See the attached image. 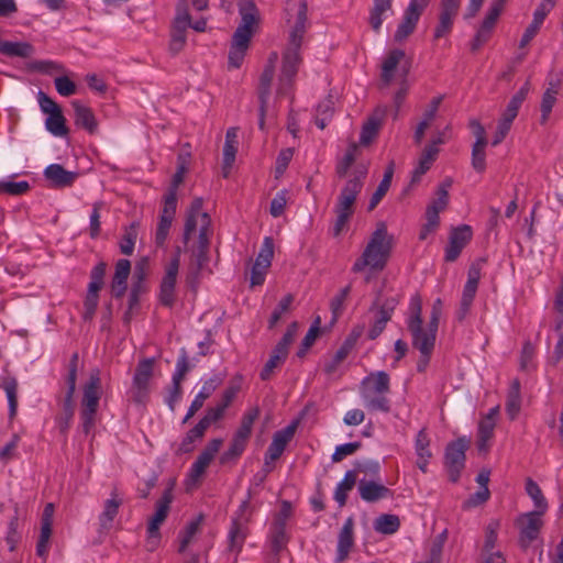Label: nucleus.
Returning <instances> with one entry per match:
<instances>
[{
    "label": "nucleus",
    "instance_id": "nucleus-1",
    "mask_svg": "<svg viewBox=\"0 0 563 563\" xmlns=\"http://www.w3.org/2000/svg\"><path fill=\"white\" fill-rule=\"evenodd\" d=\"M202 205L203 200L201 198H195L191 201L187 212L183 235V241L187 244L192 234L197 231L199 232L198 245L194 251L196 263L191 264L187 275V283L192 288L196 286L199 272L208 260L207 253L210 244V235L212 233L211 219L209 214L202 210Z\"/></svg>",
    "mask_w": 563,
    "mask_h": 563
},
{
    "label": "nucleus",
    "instance_id": "nucleus-2",
    "mask_svg": "<svg viewBox=\"0 0 563 563\" xmlns=\"http://www.w3.org/2000/svg\"><path fill=\"white\" fill-rule=\"evenodd\" d=\"M307 4L305 1H301L295 25L289 33L288 44L283 53L282 70L277 87L278 96H286L289 92L301 64L300 48L307 30Z\"/></svg>",
    "mask_w": 563,
    "mask_h": 563
},
{
    "label": "nucleus",
    "instance_id": "nucleus-3",
    "mask_svg": "<svg viewBox=\"0 0 563 563\" xmlns=\"http://www.w3.org/2000/svg\"><path fill=\"white\" fill-rule=\"evenodd\" d=\"M367 170L365 167H356L346 179L345 184L340 190L334 206L335 222L333 225V235L339 236L349 220L354 213V206L357 196L364 186V179Z\"/></svg>",
    "mask_w": 563,
    "mask_h": 563
},
{
    "label": "nucleus",
    "instance_id": "nucleus-4",
    "mask_svg": "<svg viewBox=\"0 0 563 563\" xmlns=\"http://www.w3.org/2000/svg\"><path fill=\"white\" fill-rule=\"evenodd\" d=\"M391 246L393 236L388 234L386 223L378 222L362 255L353 264L352 271L360 273L367 266L374 271H382L387 263Z\"/></svg>",
    "mask_w": 563,
    "mask_h": 563
},
{
    "label": "nucleus",
    "instance_id": "nucleus-5",
    "mask_svg": "<svg viewBox=\"0 0 563 563\" xmlns=\"http://www.w3.org/2000/svg\"><path fill=\"white\" fill-rule=\"evenodd\" d=\"M239 13L241 15V23L233 34L231 45L249 48L254 26L258 21V11L253 0H240Z\"/></svg>",
    "mask_w": 563,
    "mask_h": 563
},
{
    "label": "nucleus",
    "instance_id": "nucleus-6",
    "mask_svg": "<svg viewBox=\"0 0 563 563\" xmlns=\"http://www.w3.org/2000/svg\"><path fill=\"white\" fill-rule=\"evenodd\" d=\"M252 498V490L249 489L247 497L239 507L235 516L232 518L231 528L229 530L228 540H229V550L231 552L239 553L245 539L247 537V523L250 521V515H246V511L250 508V500Z\"/></svg>",
    "mask_w": 563,
    "mask_h": 563
},
{
    "label": "nucleus",
    "instance_id": "nucleus-7",
    "mask_svg": "<svg viewBox=\"0 0 563 563\" xmlns=\"http://www.w3.org/2000/svg\"><path fill=\"white\" fill-rule=\"evenodd\" d=\"M173 501L172 488H166L162 497L156 503L154 515L148 521L146 547L148 551H154L161 540L159 527L168 516L170 504Z\"/></svg>",
    "mask_w": 563,
    "mask_h": 563
},
{
    "label": "nucleus",
    "instance_id": "nucleus-8",
    "mask_svg": "<svg viewBox=\"0 0 563 563\" xmlns=\"http://www.w3.org/2000/svg\"><path fill=\"white\" fill-rule=\"evenodd\" d=\"M468 446L470 440L466 437H461L450 442L445 448L444 465L449 474V479L452 483H456L460 479L461 473L465 467V453Z\"/></svg>",
    "mask_w": 563,
    "mask_h": 563
},
{
    "label": "nucleus",
    "instance_id": "nucleus-9",
    "mask_svg": "<svg viewBox=\"0 0 563 563\" xmlns=\"http://www.w3.org/2000/svg\"><path fill=\"white\" fill-rule=\"evenodd\" d=\"M106 272L107 264L104 262H99L90 272V283L88 284L87 295L84 301L85 320L92 319L96 313L99 303V291L104 285Z\"/></svg>",
    "mask_w": 563,
    "mask_h": 563
},
{
    "label": "nucleus",
    "instance_id": "nucleus-10",
    "mask_svg": "<svg viewBox=\"0 0 563 563\" xmlns=\"http://www.w3.org/2000/svg\"><path fill=\"white\" fill-rule=\"evenodd\" d=\"M190 25V14L188 12L185 0H181L176 10V16L173 22L169 41V53L177 55L181 52L186 44V31Z\"/></svg>",
    "mask_w": 563,
    "mask_h": 563
},
{
    "label": "nucleus",
    "instance_id": "nucleus-11",
    "mask_svg": "<svg viewBox=\"0 0 563 563\" xmlns=\"http://www.w3.org/2000/svg\"><path fill=\"white\" fill-rule=\"evenodd\" d=\"M429 2L430 0H410L395 32V42L401 43L415 32L419 19Z\"/></svg>",
    "mask_w": 563,
    "mask_h": 563
},
{
    "label": "nucleus",
    "instance_id": "nucleus-12",
    "mask_svg": "<svg viewBox=\"0 0 563 563\" xmlns=\"http://www.w3.org/2000/svg\"><path fill=\"white\" fill-rule=\"evenodd\" d=\"M180 250L177 249L176 254L165 267V274L159 286V301L165 307H173L176 300L175 287L180 265Z\"/></svg>",
    "mask_w": 563,
    "mask_h": 563
},
{
    "label": "nucleus",
    "instance_id": "nucleus-13",
    "mask_svg": "<svg viewBox=\"0 0 563 563\" xmlns=\"http://www.w3.org/2000/svg\"><path fill=\"white\" fill-rule=\"evenodd\" d=\"M543 515L544 512L533 510L522 514L517 518L516 522L520 530L519 541L522 548H528L538 538L543 526L541 519Z\"/></svg>",
    "mask_w": 563,
    "mask_h": 563
},
{
    "label": "nucleus",
    "instance_id": "nucleus-14",
    "mask_svg": "<svg viewBox=\"0 0 563 563\" xmlns=\"http://www.w3.org/2000/svg\"><path fill=\"white\" fill-rule=\"evenodd\" d=\"M479 279H481V265H479V261H478V262L474 263L468 268V272H467V280L463 288L460 308L456 311V318L460 321L464 320L470 311V308L473 303V300L475 298V295H476V291L478 288Z\"/></svg>",
    "mask_w": 563,
    "mask_h": 563
},
{
    "label": "nucleus",
    "instance_id": "nucleus-15",
    "mask_svg": "<svg viewBox=\"0 0 563 563\" xmlns=\"http://www.w3.org/2000/svg\"><path fill=\"white\" fill-rule=\"evenodd\" d=\"M472 236V228L467 224L453 228L449 235V243L444 250V261L450 263L455 262L463 249L471 242Z\"/></svg>",
    "mask_w": 563,
    "mask_h": 563
},
{
    "label": "nucleus",
    "instance_id": "nucleus-16",
    "mask_svg": "<svg viewBox=\"0 0 563 563\" xmlns=\"http://www.w3.org/2000/svg\"><path fill=\"white\" fill-rule=\"evenodd\" d=\"M177 207V198L174 194H166L164 197V206L159 216V221L157 223V229L155 233V243L157 246H163L166 242V239L169 233V229L172 227V222L174 220Z\"/></svg>",
    "mask_w": 563,
    "mask_h": 563
},
{
    "label": "nucleus",
    "instance_id": "nucleus-17",
    "mask_svg": "<svg viewBox=\"0 0 563 563\" xmlns=\"http://www.w3.org/2000/svg\"><path fill=\"white\" fill-rule=\"evenodd\" d=\"M101 397V379L99 369L90 373L88 383L84 386L81 410L97 412Z\"/></svg>",
    "mask_w": 563,
    "mask_h": 563
},
{
    "label": "nucleus",
    "instance_id": "nucleus-18",
    "mask_svg": "<svg viewBox=\"0 0 563 563\" xmlns=\"http://www.w3.org/2000/svg\"><path fill=\"white\" fill-rule=\"evenodd\" d=\"M290 333H285L282 340L276 344V346L272 351L271 357L268 358L260 374L263 380L269 379L274 369L280 366L286 361L290 345Z\"/></svg>",
    "mask_w": 563,
    "mask_h": 563
},
{
    "label": "nucleus",
    "instance_id": "nucleus-19",
    "mask_svg": "<svg viewBox=\"0 0 563 563\" xmlns=\"http://www.w3.org/2000/svg\"><path fill=\"white\" fill-rule=\"evenodd\" d=\"M122 505L123 499L120 497L118 490L113 489L110 498L104 500L103 509L98 517L100 532H108L113 527L114 518L118 516Z\"/></svg>",
    "mask_w": 563,
    "mask_h": 563
},
{
    "label": "nucleus",
    "instance_id": "nucleus-20",
    "mask_svg": "<svg viewBox=\"0 0 563 563\" xmlns=\"http://www.w3.org/2000/svg\"><path fill=\"white\" fill-rule=\"evenodd\" d=\"M43 175L52 188L71 187L78 178L77 172L66 170L60 164L48 165Z\"/></svg>",
    "mask_w": 563,
    "mask_h": 563
},
{
    "label": "nucleus",
    "instance_id": "nucleus-21",
    "mask_svg": "<svg viewBox=\"0 0 563 563\" xmlns=\"http://www.w3.org/2000/svg\"><path fill=\"white\" fill-rule=\"evenodd\" d=\"M389 391L390 378L384 371L371 373L361 383V395L389 394Z\"/></svg>",
    "mask_w": 563,
    "mask_h": 563
},
{
    "label": "nucleus",
    "instance_id": "nucleus-22",
    "mask_svg": "<svg viewBox=\"0 0 563 563\" xmlns=\"http://www.w3.org/2000/svg\"><path fill=\"white\" fill-rule=\"evenodd\" d=\"M357 489L360 497L367 503H375L391 496V490L388 487L375 481L360 479Z\"/></svg>",
    "mask_w": 563,
    "mask_h": 563
},
{
    "label": "nucleus",
    "instance_id": "nucleus-23",
    "mask_svg": "<svg viewBox=\"0 0 563 563\" xmlns=\"http://www.w3.org/2000/svg\"><path fill=\"white\" fill-rule=\"evenodd\" d=\"M131 273V262L121 258L115 264L111 280V294L114 298H121L126 291V282Z\"/></svg>",
    "mask_w": 563,
    "mask_h": 563
},
{
    "label": "nucleus",
    "instance_id": "nucleus-24",
    "mask_svg": "<svg viewBox=\"0 0 563 563\" xmlns=\"http://www.w3.org/2000/svg\"><path fill=\"white\" fill-rule=\"evenodd\" d=\"M278 59L276 52L269 54L267 64L260 77L258 100L260 103H267L271 95V86L275 75V66Z\"/></svg>",
    "mask_w": 563,
    "mask_h": 563
},
{
    "label": "nucleus",
    "instance_id": "nucleus-25",
    "mask_svg": "<svg viewBox=\"0 0 563 563\" xmlns=\"http://www.w3.org/2000/svg\"><path fill=\"white\" fill-rule=\"evenodd\" d=\"M219 384L220 379L217 377H212L203 383L200 391L196 395L195 399L189 406L188 411L183 419V423L188 422V420L192 418L200 408H202L205 401L213 394Z\"/></svg>",
    "mask_w": 563,
    "mask_h": 563
},
{
    "label": "nucleus",
    "instance_id": "nucleus-26",
    "mask_svg": "<svg viewBox=\"0 0 563 563\" xmlns=\"http://www.w3.org/2000/svg\"><path fill=\"white\" fill-rule=\"evenodd\" d=\"M71 106L75 111V124L88 133L95 134L98 130V122L92 110L78 100H74Z\"/></svg>",
    "mask_w": 563,
    "mask_h": 563
},
{
    "label": "nucleus",
    "instance_id": "nucleus-27",
    "mask_svg": "<svg viewBox=\"0 0 563 563\" xmlns=\"http://www.w3.org/2000/svg\"><path fill=\"white\" fill-rule=\"evenodd\" d=\"M438 153L439 148L434 147V145H427L423 148L418 161V165L412 170L411 185L418 184L421 180V177L431 168L432 164L437 159Z\"/></svg>",
    "mask_w": 563,
    "mask_h": 563
},
{
    "label": "nucleus",
    "instance_id": "nucleus-28",
    "mask_svg": "<svg viewBox=\"0 0 563 563\" xmlns=\"http://www.w3.org/2000/svg\"><path fill=\"white\" fill-rule=\"evenodd\" d=\"M353 528H354V521L350 517L345 520V522L343 523V527L339 533L338 549H336L338 561H344L347 558L351 548L353 547V543H354Z\"/></svg>",
    "mask_w": 563,
    "mask_h": 563
},
{
    "label": "nucleus",
    "instance_id": "nucleus-29",
    "mask_svg": "<svg viewBox=\"0 0 563 563\" xmlns=\"http://www.w3.org/2000/svg\"><path fill=\"white\" fill-rule=\"evenodd\" d=\"M388 13L393 14V0H374L368 16V23L374 32L380 31L383 21Z\"/></svg>",
    "mask_w": 563,
    "mask_h": 563
},
{
    "label": "nucleus",
    "instance_id": "nucleus-30",
    "mask_svg": "<svg viewBox=\"0 0 563 563\" xmlns=\"http://www.w3.org/2000/svg\"><path fill=\"white\" fill-rule=\"evenodd\" d=\"M410 316L407 320L408 330L412 338H420L422 331V303L419 295H415L410 299Z\"/></svg>",
    "mask_w": 563,
    "mask_h": 563
},
{
    "label": "nucleus",
    "instance_id": "nucleus-31",
    "mask_svg": "<svg viewBox=\"0 0 563 563\" xmlns=\"http://www.w3.org/2000/svg\"><path fill=\"white\" fill-rule=\"evenodd\" d=\"M415 449L418 456L417 466L423 473H426L429 460L432 457V453L430 451V439L426 432V429H421L418 432L416 437Z\"/></svg>",
    "mask_w": 563,
    "mask_h": 563
},
{
    "label": "nucleus",
    "instance_id": "nucleus-32",
    "mask_svg": "<svg viewBox=\"0 0 563 563\" xmlns=\"http://www.w3.org/2000/svg\"><path fill=\"white\" fill-rule=\"evenodd\" d=\"M435 341L430 338H412V346L420 352V358L417 363V371L422 373L429 365L431 354L433 352Z\"/></svg>",
    "mask_w": 563,
    "mask_h": 563
},
{
    "label": "nucleus",
    "instance_id": "nucleus-33",
    "mask_svg": "<svg viewBox=\"0 0 563 563\" xmlns=\"http://www.w3.org/2000/svg\"><path fill=\"white\" fill-rule=\"evenodd\" d=\"M34 53V47L27 42H11L0 40V54L7 57L27 58Z\"/></svg>",
    "mask_w": 563,
    "mask_h": 563
},
{
    "label": "nucleus",
    "instance_id": "nucleus-34",
    "mask_svg": "<svg viewBox=\"0 0 563 563\" xmlns=\"http://www.w3.org/2000/svg\"><path fill=\"white\" fill-rule=\"evenodd\" d=\"M384 114L385 112L383 110H376L375 113L366 120L360 135L361 144L367 145L375 139L382 125Z\"/></svg>",
    "mask_w": 563,
    "mask_h": 563
},
{
    "label": "nucleus",
    "instance_id": "nucleus-35",
    "mask_svg": "<svg viewBox=\"0 0 563 563\" xmlns=\"http://www.w3.org/2000/svg\"><path fill=\"white\" fill-rule=\"evenodd\" d=\"M271 551L275 556L287 547L289 536L286 532V527L272 525L268 534Z\"/></svg>",
    "mask_w": 563,
    "mask_h": 563
},
{
    "label": "nucleus",
    "instance_id": "nucleus-36",
    "mask_svg": "<svg viewBox=\"0 0 563 563\" xmlns=\"http://www.w3.org/2000/svg\"><path fill=\"white\" fill-rule=\"evenodd\" d=\"M154 358H144L139 362L132 383L134 385L150 387L154 372Z\"/></svg>",
    "mask_w": 563,
    "mask_h": 563
},
{
    "label": "nucleus",
    "instance_id": "nucleus-37",
    "mask_svg": "<svg viewBox=\"0 0 563 563\" xmlns=\"http://www.w3.org/2000/svg\"><path fill=\"white\" fill-rule=\"evenodd\" d=\"M520 382L518 378H515L510 384L506 401V411L511 420L516 419V417L518 416L520 411Z\"/></svg>",
    "mask_w": 563,
    "mask_h": 563
},
{
    "label": "nucleus",
    "instance_id": "nucleus-38",
    "mask_svg": "<svg viewBox=\"0 0 563 563\" xmlns=\"http://www.w3.org/2000/svg\"><path fill=\"white\" fill-rule=\"evenodd\" d=\"M549 13H550V11H548L541 7H538L536 9V11L533 13V20L530 23V25L526 29V31L520 40L519 46L521 48L525 47L526 45H528L530 43V41L536 36V34L540 30L545 16Z\"/></svg>",
    "mask_w": 563,
    "mask_h": 563
},
{
    "label": "nucleus",
    "instance_id": "nucleus-39",
    "mask_svg": "<svg viewBox=\"0 0 563 563\" xmlns=\"http://www.w3.org/2000/svg\"><path fill=\"white\" fill-rule=\"evenodd\" d=\"M496 423L490 418H483L478 424L477 431V449L479 452L486 453L489 449L488 442L494 435Z\"/></svg>",
    "mask_w": 563,
    "mask_h": 563
},
{
    "label": "nucleus",
    "instance_id": "nucleus-40",
    "mask_svg": "<svg viewBox=\"0 0 563 563\" xmlns=\"http://www.w3.org/2000/svg\"><path fill=\"white\" fill-rule=\"evenodd\" d=\"M506 1L507 0H494L493 1V3L490 4V7L485 15V19L483 20L481 26L478 27L479 30L492 35V32L496 25V22L505 9Z\"/></svg>",
    "mask_w": 563,
    "mask_h": 563
},
{
    "label": "nucleus",
    "instance_id": "nucleus-41",
    "mask_svg": "<svg viewBox=\"0 0 563 563\" xmlns=\"http://www.w3.org/2000/svg\"><path fill=\"white\" fill-rule=\"evenodd\" d=\"M405 57V52L402 49H393L389 52L388 56L385 58L382 67V80L385 85H389L393 77L394 70L400 60Z\"/></svg>",
    "mask_w": 563,
    "mask_h": 563
},
{
    "label": "nucleus",
    "instance_id": "nucleus-42",
    "mask_svg": "<svg viewBox=\"0 0 563 563\" xmlns=\"http://www.w3.org/2000/svg\"><path fill=\"white\" fill-rule=\"evenodd\" d=\"M0 387L5 391L9 404V417L14 418L18 410V382L14 377H4Z\"/></svg>",
    "mask_w": 563,
    "mask_h": 563
},
{
    "label": "nucleus",
    "instance_id": "nucleus-43",
    "mask_svg": "<svg viewBox=\"0 0 563 563\" xmlns=\"http://www.w3.org/2000/svg\"><path fill=\"white\" fill-rule=\"evenodd\" d=\"M356 479L355 471H347L343 479L338 484L334 490V499L340 507L346 504L347 493L353 489Z\"/></svg>",
    "mask_w": 563,
    "mask_h": 563
},
{
    "label": "nucleus",
    "instance_id": "nucleus-44",
    "mask_svg": "<svg viewBox=\"0 0 563 563\" xmlns=\"http://www.w3.org/2000/svg\"><path fill=\"white\" fill-rule=\"evenodd\" d=\"M388 394H368L361 395L365 408L369 411H390V400L387 397Z\"/></svg>",
    "mask_w": 563,
    "mask_h": 563
},
{
    "label": "nucleus",
    "instance_id": "nucleus-45",
    "mask_svg": "<svg viewBox=\"0 0 563 563\" xmlns=\"http://www.w3.org/2000/svg\"><path fill=\"white\" fill-rule=\"evenodd\" d=\"M355 343V338H349L344 341L341 347L335 352L332 358L324 365L327 374H333L339 365L346 358Z\"/></svg>",
    "mask_w": 563,
    "mask_h": 563
},
{
    "label": "nucleus",
    "instance_id": "nucleus-46",
    "mask_svg": "<svg viewBox=\"0 0 563 563\" xmlns=\"http://www.w3.org/2000/svg\"><path fill=\"white\" fill-rule=\"evenodd\" d=\"M400 520L396 515L384 514L374 521V529L383 534H393L398 531Z\"/></svg>",
    "mask_w": 563,
    "mask_h": 563
},
{
    "label": "nucleus",
    "instance_id": "nucleus-47",
    "mask_svg": "<svg viewBox=\"0 0 563 563\" xmlns=\"http://www.w3.org/2000/svg\"><path fill=\"white\" fill-rule=\"evenodd\" d=\"M258 416H260L258 407H253V408L249 409L243 415L241 424H240L239 429L236 430V432L234 433V435L239 437L240 439H244V440L249 441V439L252 434L253 424H254L255 420L258 418Z\"/></svg>",
    "mask_w": 563,
    "mask_h": 563
},
{
    "label": "nucleus",
    "instance_id": "nucleus-48",
    "mask_svg": "<svg viewBox=\"0 0 563 563\" xmlns=\"http://www.w3.org/2000/svg\"><path fill=\"white\" fill-rule=\"evenodd\" d=\"M393 174H394L393 166H389L385 170L383 179L380 180L377 189L375 190V192L373 194V196H372V198L369 200V203H368V210L369 211L374 210L377 207V205L380 202L383 197L388 191V189L390 187V184H391Z\"/></svg>",
    "mask_w": 563,
    "mask_h": 563
},
{
    "label": "nucleus",
    "instance_id": "nucleus-49",
    "mask_svg": "<svg viewBox=\"0 0 563 563\" xmlns=\"http://www.w3.org/2000/svg\"><path fill=\"white\" fill-rule=\"evenodd\" d=\"M46 130L55 136H66L68 129L62 111L51 113L45 120Z\"/></svg>",
    "mask_w": 563,
    "mask_h": 563
},
{
    "label": "nucleus",
    "instance_id": "nucleus-50",
    "mask_svg": "<svg viewBox=\"0 0 563 563\" xmlns=\"http://www.w3.org/2000/svg\"><path fill=\"white\" fill-rule=\"evenodd\" d=\"M455 18L456 15L440 10L438 24L433 32L434 41H438L451 33Z\"/></svg>",
    "mask_w": 563,
    "mask_h": 563
},
{
    "label": "nucleus",
    "instance_id": "nucleus-51",
    "mask_svg": "<svg viewBox=\"0 0 563 563\" xmlns=\"http://www.w3.org/2000/svg\"><path fill=\"white\" fill-rule=\"evenodd\" d=\"M247 441L233 435L229 449L221 455L220 463L227 464L231 461L238 460L246 448Z\"/></svg>",
    "mask_w": 563,
    "mask_h": 563
},
{
    "label": "nucleus",
    "instance_id": "nucleus-52",
    "mask_svg": "<svg viewBox=\"0 0 563 563\" xmlns=\"http://www.w3.org/2000/svg\"><path fill=\"white\" fill-rule=\"evenodd\" d=\"M526 492L534 503V506L537 508L534 511L545 512L548 509L547 499L544 498L541 488L533 479H527Z\"/></svg>",
    "mask_w": 563,
    "mask_h": 563
},
{
    "label": "nucleus",
    "instance_id": "nucleus-53",
    "mask_svg": "<svg viewBox=\"0 0 563 563\" xmlns=\"http://www.w3.org/2000/svg\"><path fill=\"white\" fill-rule=\"evenodd\" d=\"M357 146L356 144L352 143L347 147L344 156L338 162L335 167V173L339 178H345L350 176L349 169L355 162V153H356Z\"/></svg>",
    "mask_w": 563,
    "mask_h": 563
},
{
    "label": "nucleus",
    "instance_id": "nucleus-54",
    "mask_svg": "<svg viewBox=\"0 0 563 563\" xmlns=\"http://www.w3.org/2000/svg\"><path fill=\"white\" fill-rule=\"evenodd\" d=\"M207 429H205V427L198 422L194 428H191L185 435V438L183 439L180 445H179V451L181 453H188V452H191L192 449H194V444L196 441H199L200 439H202V437L205 435V432H206Z\"/></svg>",
    "mask_w": 563,
    "mask_h": 563
},
{
    "label": "nucleus",
    "instance_id": "nucleus-55",
    "mask_svg": "<svg viewBox=\"0 0 563 563\" xmlns=\"http://www.w3.org/2000/svg\"><path fill=\"white\" fill-rule=\"evenodd\" d=\"M222 444L221 439H213L211 440L207 446L202 450V452L198 455L197 460L195 461L200 466L207 468L211 461L214 459L216 454L220 450Z\"/></svg>",
    "mask_w": 563,
    "mask_h": 563
},
{
    "label": "nucleus",
    "instance_id": "nucleus-56",
    "mask_svg": "<svg viewBox=\"0 0 563 563\" xmlns=\"http://www.w3.org/2000/svg\"><path fill=\"white\" fill-rule=\"evenodd\" d=\"M203 520V516L199 515L195 520L190 521L183 532H180L179 553L185 552L194 536L198 532L199 527Z\"/></svg>",
    "mask_w": 563,
    "mask_h": 563
},
{
    "label": "nucleus",
    "instance_id": "nucleus-57",
    "mask_svg": "<svg viewBox=\"0 0 563 563\" xmlns=\"http://www.w3.org/2000/svg\"><path fill=\"white\" fill-rule=\"evenodd\" d=\"M558 93H559L558 89H554L553 87H550L544 91V93L542 96V100H541V123L542 124L547 123V121L550 117V113L556 102Z\"/></svg>",
    "mask_w": 563,
    "mask_h": 563
},
{
    "label": "nucleus",
    "instance_id": "nucleus-58",
    "mask_svg": "<svg viewBox=\"0 0 563 563\" xmlns=\"http://www.w3.org/2000/svg\"><path fill=\"white\" fill-rule=\"evenodd\" d=\"M137 238V225L132 223L125 229L124 234L120 241V251L124 255H131L134 251L135 241Z\"/></svg>",
    "mask_w": 563,
    "mask_h": 563
},
{
    "label": "nucleus",
    "instance_id": "nucleus-59",
    "mask_svg": "<svg viewBox=\"0 0 563 563\" xmlns=\"http://www.w3.org/2000/svg\"><path fill=\"white\" fill-rule=\"evenodd\" d=\"M452 185L451 179H445L438 188L437 190V198L431 201V203L428 206L439 212L443 211L448 203H449V188Z\"/></svg>",
    "mask_w": 563,
    "mask_h": 563
},
{
    "label": "nucleus",
    "instance_id": "nucleus-60",
    "mask_svg": "<svg viewBox=\"0 0 563 563\" xmlns=\"http://www.w3.org/2000/svg\"><path fill=\"white\" fill-rule=\"evenodd\" d=\"M77 369H78V353H74L69 360L68 375L66 378L67 390H66L65 397L74 398V394L76 390Z\"/></svg>",
    "mask_w": 563,
    "mask_h": 563
},
{
    "label": "nucleus",
    "instance_id": "nucleus-61",
    "mask_svg": "<svg viewBox=\"0 0 563 563\" xmlns=\"http://www.w3.org/2000/svg\"><path fill=\"white\" fill-rule=\"evenodd\" d=\"M374 310H375V316H374L373 324H372L371 329L368 330V334H367L369 340H375L376 338H378L382 334V332L384 331V329L386 328V324L388 323V321L391 319L389 316H387L386 312H380L377 309H374Z\"/></svg>",
    "mask_w": 563,
    "mask_h": 563
},
{
    "label": "nucleus",
    "instance_id": "nucleus-62",
    "mask_svg": "<svg viewBox=\"0 0 563 563\" xmlns=\"http://www.w3.org/2000/svg\"><path fill=\"white\" fill-rule=\"evenodd\" d=\"M351 285L345 286L340 292L334 296L330 302V309L332 312V320L335 321L344 310V302L350 295Z\"/></svg>",
    "mask_w": 563,
    "mask_h": 563
},
{
    "label": "nucleus",
    "instance_id": "nucleus-63",
    "mask_svg": "<svg viewBox=\"0 0 563 563\" xmlns=\"http://www.w3.org/2000/svg\"><path fill=\"white\" fill-rule=\"evenodd\" d=\"M75 412L74 398L64 397L63 401V416L59 419V430L62 433H66L70 427L71 419Z\"/></svg>",
    "mask_w": 563,
    "mask_h": 563
},
{
    "label": "nucleus",
    "instance_id": "nucleus-64",
    "mask_svg": "<svg viewBox=\"0 0 563 563\" xmlns=\"http://www.w3.org/2000/svg\"><path fill=\"white\" fill-rule=\"evenodd\" d=\"M296 429H297V422H292L291 424L287 426L286 428L276 431L273 435L272 443L279 446L280 449H283L285 451L287 444L294 438Z\"/></svg>",
    "mask_w": 563,
    "mask_h": 563
}]
</instances>
